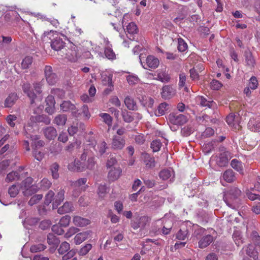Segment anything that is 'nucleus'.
<instances>
[{
	"instance_id": "nucleus-1",
	"label": "nucleus",
	"mask_w": 260,
	"mask_h": 260,
	"mask_svg": "<svg viewBox=\"0 0 260 260\" xmlns=\"http://www.w3.org/2000/svg\"><path fill=\"white\" fill-rule=\"evenodd\" d=\"M23 90L27 94L31 102V108L34 110V113H39L43 109V106L41 104V100L37 98L36 95L32 92L30 89V85L29 83H25L23 85Z\"/></svg>"
},
{
	"instance_id": "nucleus-2",
	"label": "nucleus",
	"mask_w": 260,
	"mask_h": 260,
	"mask_svg": "<svg viewBox=\"0 0 260 260\" xmlns=\"http://www.w3.org/2000/svg\"><path fill=\"white\" fill-rule=\"evenodd\" d=\"M241 193V190L238 188L232 187L223 195L224 201L229 207L233 209L238 208L239 206L236 204V202Z\"/></svg>"
},
{
	"instance_id": "nucleus-3",
	"label": "nucleus",
	"mask_w": 260,
	"mask_h": 260,
	"mask_svg": "<svg viewBox=\"0 0 260 260\" xmlns=\"http://www.w3.org/2000/svg\"><path fill=\"white\" fill-rule=\"evenodd\" d=\"M87 158V153L84 151L80 157L79 159H75L74 162L68 165V169L74 172H83L85 170V161Z\"/></svg>"
},
{
	"instance_id": "nucleus-4",
	"label": "nucleus",
	"mask_w": 260,
	"mask_h": 260,
	"mask_svg": "<svg viewBox=\"0 0 260 260\" xmlns=\"http://www.w3.org/2000/svg\"><path fill=\"white\" fill-rule=\"evenodd\" d=\"M32 183V178L31 177H27L21 182L20 187L25 196H31L38 191L39 187L35 185H31Z\"/></svg>"
},
{
	"instance_id": "nucleus-5",
	"label": "nucleus",
	"mask_w": 260,
	"mask_h": 260,
	"mask_svg": "<svg viewBox=\"0 0 260 260\" xmlns=\"http://www.w3.org/2000/svg\"><path fill=\"white\" fill-rule=\"evenodd\" d=\"M66 40V37L62 34H57L51 42V47L55 51H58L61 50L65 46V43L63 41Z\"/></svg>"
},
{
	"instance_id": "nucleus-6",
	"label": "nucleus",
	"mask_w": 260,
	"mask_h": 260,
	"mask_svg": "<svg viewBox=\"0 0 260 260\" xmlns=\"http://www.w3.org/2000/svg\"><path fill=\"white\" fill-rule=\"evenodd\" d=\"M169 120L171 124L179 126L185 124L187 121V118L183 114L171 113L169 116Z\"/></svg>"
},
{
	"instance_id": "nucleus-7",
	"label": "nucleus",
	"mask_w": 260,
	"mask_h": 260,
	"mask_svg": "<svg viewBox=\"0 0 260 260\" xmlns=\"http://www.w3.org/2000/svg\"><path fill=\"white\" fill-rule=\"evenodd\" d=\"M30 125L25 126L24 129L26 133V137L29 138L31 140V145L32 147V149L34 148L38 149L40 147H43L44 145V142L42 140H39V137L37 135H31L28 134L27 131H29L30 129L29 127H30Z\"/></svg>"
},
{
	"instance_id": "nucleus-8",
	"label": "nucleus",
	"mask_w": 260,
	"mask_h": 260,
	"mask_svg": "<svg viewBox=\"0 0 260 260\" xmlns=\"http://www.w3.org/2000/svg\"><path fill=\"white\" fill-rule=\"evenodd\" d=\"M125 145V140L123 137L114 135L111 144V149L114 150H122Z\"/></svg>"
},
{
	"instance_id": "nucleus-9",
	"label": "nucleus",
	"mask_w": 260,
	"mask_h": 260,
	"mask_svg": "<svg viewBox=\"0 0 260 260\" xmlns=\"http://www.w3.org/2000/svg\"><path fill=\"white\" fill-rule=\"evenodd\" d=\"M79 56L78 52L77 47L72 44L70 47L66 50L65 57L71 61H76Z\"/></svg>"
},
{
	"instance_id": "nucleus-10",
	"label": "nucleus",
	"mask_w": 260,
	"mask_h": 260,
	"mask_svg": "<svg viewBox=\"0 0 260 260\" xmlns=\"http://www.w3.org/2000/svg\"><path fill=\"white\" fill-rule=\"evenodd\" d=\"M233 155L228 151H226L221 153L216 159L217 165L220 167H223L228 165L229 160L232 158Z\"/></svg>"
},
{
	"instance_id": "nucleus-11",
	"label": "nucleus",
	"mask_w": 260,
	"mask_h": 260,
	"mask_svg": "<svg viewBox=\"0 0 260 260\" xmlns=\"http://www.w3.org/2000/svg\"><path fill=\"white\" fill-rule=\"evenodd\" d=\"M60 109L64 112L71 111L74 116L78 117L80 113L76 110L75 106L69 101H63L60 105Z\"/></svg>"
},
{
	"instance_id": "nucleus-12",
	"label": "nucleus",
	"mask_w": 260,
	"mask_h": 260,
	"mask_svg": "<svg viewBox=\"0 0 260 260\" xmlns=\"http://www.w3.org/2000/svg\"><path fill=\"white\" fill-rule=\"evenodd\" d=\"M211 231L212 233L205 235L199 241V247L200 248L207 247L213 241V235L215 233V232L213 230Z\"/></svg>"
},
{
	"instance_id": "nucleus-13",
	"label": "nucleus",
	"mask_w": 260,
	"mask_h": 260,
	"mask_svg": "<svg viewBox=\"0 0 260 260\" xmlns=\"http://www.w3.org/2000/svg\"><path fill=\"white\" fill-rule=\"evenodd\" d=\"M159 64V61L158 58L153 55H149L147 57L146 63L145 65H143V67L146 69H149V68L154 69L157 68Z\"/></svg>"
},
{
	"instance_id": "nucleus-14",
	"label": "nucleus",
	"mask_w": 260,
	"mask_h": 260,
	"mask_svg": "<svg viewBox=\"0 0 260 260\" xmlns=\"http://www.w3.org/2000/svg\"><path fill=\"white\" fill-rule=\"evenodd\" d=\"M91 232L86 231L78 233L74 238V242L76 245H79L83 241L90 237Z\"/></svg>"
},
{
	"instance_id": "nucleus-15",
	"label": "nucleus",
	"mask_w": 260,
	"mask_h": 260,
	"mask_svg": "<svg viewBox=\"0 0 260 260\" xmlns=\"http://www.w3.org/2000/svg\"><path fill=\"white\" fill-rule=\"evenodd\" d=\"M122 170L120 167H113L109 170L108 178L110 181L117 180L121 175Z\"/></svg>"
},
{
	"instance_id": "nucleus-16",
	"label": "nucleus",
	"mask_w": 260,
	"mask_h": 260,
	"mask_svg": "<svg viewBox=\"0 0 260 260\" xmlns=\"http://www.w3.org/2000/svg\"><path fill=\"white\" fill-rule=\"evenodd\" d=\"M73 223L77 227H84L90 223V220L80 216H74L73 217Z\"/></svg>"
},
{
	"instance_id": "nucleus-17",
	"label": "nucleus",
	"mask_w": 260,
	"mask_h": 260,
	"mask_svg": "<svg viewBox=\"0 0 260 260\" xmlns=\"http://www.w3.org/2000/svg\"><path fill=\"white\" fill-rule=\"evenodd\" d=\"M20 168L18 171H12L8 173L5 179V181L7 182H10L15 181H17L23 177V173H21Z\"/></svg>"
},
{
	"instance_id": "nucleus-18",
	"label": "nucleus",
	"mask_w": 260,
	"mask_h": 260,
	"mask_svg": "<svg viewBox=\"0 0 260 260\" xmlns=\"http://www.w3.org/2000/svg\"><path fill=\"white\" fill-rule=\"evenodd\" d=\"M142 158L143 160L145 167L147 169H151L155 167V162L154 158L147 153H143Z\"/></svg>"
},
{
	"instance_id": "nucleus-19",
	"label": "nucleus",
	"mask_w": 260,
	"mask_h": 260,
	"mask_svg": "<svg viewBox=\"0 0 260 260\" xmlns=\"http://www.w3.org/2000/svg\"><path fill=\"white\" fill-rule=\"evenodd\" d=\"M74 210V207L72 203L69 202H65L63 205L58 208L57 212L60 214H63L67 213L73 212Z\"/></svg>"
},
{
	"instance_id": "nucleus-20",
	"label": "nucleus",
	"mask_w": 260,
	"mask_h": 260,
	"mask_svg": "<svg viewBox=\"0 0 260 260\" xmlns=\"http://www.w3.org/2000/svg\"><path fill=\"white\" fill-rule=\"evenodd\" d=\"M161 93L163 99H169L175 94V90L172 86L166 85L162 87Z\"/></svg>"
},
{
	"instance_id": "nucleus-21",
	"label": "nucleus",
	"mask_w": 260,
	"mask_h": 260,
	"mask_svg": "<svg viewBox=\"0 0 260 260\" xmlns=\"http://www.w3.org/2000/svg\"><path fill=\"white\" fill-rule=\"evenodd\" d=\"M159 176L164 180L170 179L172 181L174 177V171L171 168L164 169L160 172Z\"/></svg>"
},
{
	"instance_id": "nucleus-22",
	"label": "nucleus",
	"mask_w": 260,
	"mask_h": 260,
	"mask_svg": "<svg viewBox=\"0 0 260 260\" xmlns=\"http://www.w3.org/2000/svg\"><path fill=\"white\" fill-rule=\"evenodd\" d=\"M45 137L48 140L54 139L57 136L56 129L53 126H48L43 129Z\"/></svg>"
},
{
	"instance_id": "nucleus-23",
	"label": "nucleus",
	"mask_w": 260,
	"mask_h": 260,
	"mask_svg": "<svg viewBox=\"0 0 260 260\" xmlns=\"http://www.w3.org/2000/svg\"><path fill=\"white\" fill-rule=\"evenodd\" d=\"M64 199V191L63 190H59L54 198L53 202V208H57L58 206L62 202Z\"/></svg>"
},
{
	"instance_id": "nucleus-24",
	"label": "nucleus",
	"mask_w": 260,
	"mask_h": 260,
	"mask_svg": "<svg viewBox=\"0 0 260 260\" xmlns=\"http://www.w3.org/2000/svg\"><path fill=\"white\" fill-rule=\"evenodd\" d=\"M104 52L106 57L108 59H114L116 58V55L111 48V45L110 44L108 40L106 41V46L105 48Z\"/></svg>"
},
{
	"instance_id": "nucleus-25",
	"label": "nucleus",
	"mask_w": 260,
	"mask_h": 260,
	"mask_svg": "<svg viewBox=\"0 0 260 260\" xmlns=\"http://www.w3.org/2000/svg\"><path fill=\"white\" fill-rule=\"evenodd\" d=\"M226 122L230 126L233 127L235 129L239 130L241 128V125L237 123L235 115L233 114H229L226 117Z\"/></svg>"
},
{
	"instance_id": "nucleus-26",
	"label": "nucleus",
	"mask_w": 260,
	"mask_h": 260,
	"mask_svg": "<svg viewBox=\"0 0 260 260\" xmlns=\"http://www.w3.org/2000/svg\"><path fill=\"white\" fill-rule=\"evenodd\" d=\"M222 178L225 181L229 183L233 182L236 180L235 173L231 169L227 170L223 173Z\"/></svg>"
},
{
	"instance_id": "nucleus-27",
	"label": "nucleus",
	"mask_w": 260,
	"mask_h": 260,
	"mask_svg": "<svg viewBox=\"0 0 260 260\" xmlns=\"http://www.w3.org/2000/svg\"><path fill=\"white\" fill-rule=\"evenodd\" d=\"M18 99V96L15 93H10L5 101V106L6 107H11Z\"/></svg>"
},
{
	"instance_id": "nucleus-28",
	"label": "nucleus",
	"mask_w": 260,
	"mask_h": 260,
	"mask_svg": "<svg viewBox=\"0 0 260 260\" xmlns=\"http://www.w3.org/2000/svg\"><path fill=\"white\" fill-rule=\"evenodd\" d=\"M169 105L166 103H162L158 106L157 110L155 111V115L156 116L164 115L166 112L169 110Z\"/></svg>"
},
{
	"instance_id": "nucleus-29",
	"label": "nucleus",
	"mask_w": 260,
	"mask_h": 260,
	"mask_svg": "<svg viewBox=\"0 0 260 260\" xmlns=\"http://www.w3.org/2000/svg\"><path fill=\"white\" fill-rule=\"evenodd\" d=\"M244 57L246 65L250 68L253 67L255 64V60L249 50H246L244 53Z\"/></svg>"
},
{
	"instance_id": "nucleus-30",
	"label": "nucleus",
	"mask_w": 260,
	"mask_h": 260,
	"mask_svg": "<svg viewBox=\"0 0 260 260\" xmlns=\"http://www.w3.org/2000/svg\"><path fill=\"white\" fill-rule=\"evenodd\" d=\"M95 144L96 142L94 141L92 142L91 144H89V145H91L93 147L95 150L98 151L100 154L102 155L105 153L106 149L108 148V147L107 143L105 141H102L101 143L99 144L97 146V148H95Z\"/></svg>"
},
{
	"instance_id": "nucleus-31",
	"label": "nucleus",
	"mask_w": 260,
	"mask_h": 260,
	"mask_svg": "<svg viewBox=\"0 0 260 260\" xmlns=\"http://www.w3.org/2000/svg\"><path fill=\"white\" fill-rule=\"evenodd\" d=\"M245 251L248 256L252 257L254 259L256 260L258 258V252L255 249L253 245L249 244L248 246L246 247Z\"/></svg>"
},
{
	"instance_id": "nucleus-32",
	"label": "nucleus",
	"mask_w": 260,
	"mask_h": 260,
	"mask_svg": "<svg viewBox=\"0 0 260 260\" xmlns=\"http://www.w3.org/2000/svg\"><path fill=\"white\" fill-rule=\"evenodd\" d=\"M196 100L202 107L211 108L215 104L213 101H208L207 99L202 96H198Z\"/></svg>"
},
{
	"instance_id": "nucleus-33",
	"label": "nucleus",
	"mask_w": 260,
	"mask_h": 260,
	"mask_svg": "<svg viewBox=\"0 0 260 260\" xmlns=\"http://www.w3.org/2000/svg\"><path fill=\"white\" fill-rule=\"evenodd\" d=\"M248 128L253 132L260 131V122L254 119H250L248 123Z\"/></svg>"
},
{
	"instance_id": "nucleus-34",
	"label": "nucleus",
	"mask_w": 260,
	"mask_h": 260,
	"mask_svg": "<svg viewBox=\"0 0 260 260\" xmlns=\"http://www.w3.org/2000/svg\"><path fill=\"white\" fill-rule=\"evenodd\" d=\"M67 121V116L64 114H59L55 117L53 123L58 126H63Z\"/></svg>"
},
{
	"instance_id": "nucleus-35",
	"label": "nucleus",
	"mask_w": 260,
	"mask_h": 260,
	"mask_svg": "<svg viewBox=\"0 0 260 260\" xmlns=\"http://www.w3.org/2000/svg\"><path fill=\"white\" fill-rule=\"evenodd\" d=\"M124 104L126 107L131 110H135L137 109L136 103L133 99L127 96L124 99Z\"/></svg>"
},
{
	"instance_id": "nucleus-36",
	"label": "nucleus",
	"mask_w": 260,
	"mask_h": 260,
	"mask_svg": "<svg viewBox=\"0 0 260 260\" xmlns=\"http://www.w3.org/2000/svg\"><path fill=\"white\" fill-rule=\"evenodd\" d=\"M141 104L147 108H152L154 104V100L149 96H144L140 100Z\"/></svg>"
},
{
	"instance_id": "nucleus-37",
	"label": "nucleus",
	"mask_w": 260,
	"mask_h": 260,
	"mask_svg": "<svg viewBox=\"0 0 260 260\" xmlns=\"http://www.w3.org/2000/svg\"><path fill=\"white\" fill-rule=\"evenodd\" d=\"M87 179L86 178H82L79 179L77 181L73 182L72 185L74 187L79 188L81 190H85L88 186L86 185V186H83V185H85Z\"/></svg>"
},
{
	"instance_id": "nucleus-38",
	"label": "nucleus",
	"mask_w": 260,
	"mask_h": 260,
	"mask_svg": "<svg viewBox=\"0 0 260 260\" xmlns=\"http://www.w3.org/2000/svg\"><path fill=\"white\" fill-rule=\"evenodd\" d=\"M231 167L237 171L242 173L243 166L242 162L237 159H233L231 162Z\"/></svg>"
},
{
	"instance_id": "nucleus-39",
	"label": "nucleus",
	"mask_w": 260,
	"mask_h": 260,
	"mask_svg": "<svg viewBox=\"0 0 260 260\" xmlns=\"http://www.w3.org/2000/svg\"><path fill=\"white\" fill-rule=\"evenodd\" d=\"M86 161H85V170L86 169L92 170L95 165V157L94 156H87Z\"/></svg>"
},
{
	"instance_id": "nucleus-40",
	"label": "nucleus",
	"mask_w": 260,
	"mask_h": 260,
	"mask_svg": "<svg viewBox=\"0 0 260 260\" xmlns=\"http://www.w3.org/2000/svg\"><path fill=\"white\" fill-rule=\"evenodd\" d=\"M254 190H255L254 188H251L250 189H247L245 191L247 197L251 201H254L256 199L260 201V196L253 192L252 191H253Z\"/></svg>"
},
{
	"instance_id": "nucleus-41",
	"label": "nucleus",
	"mask_w": 260,
	"mask_h": 260,
	"mask_svg": "<svg viewBox=\"0 0 260 260\" xmlns=\"http://www.w3.org/2000/svg\"><path fill=\"white\" fill-rule=\"evenodd\" d=\"M188 234V230L185 228H182L176 234V238L179 240H185Z\"/></svg>"
},
{
	"instance_id": "nucleus-42",
	"label": "nucleus",
	"mask_w": 260,
	"mask_h": 260,
	"mask_svg": "<svg viewBox=\"0 0 260 260\" xmlns=\"http://www.w3.org/2000/svg\"><path fill=\"white\" fill-rule=\"evenodd\" d=\"M157 79L162 82H168L170 79L169 75L165 72L159 71L157 75Z\"/></svg>"
},
{
	"instance_id": "nucleus-43",
	"label": "nucleus",
	"mask_w": 260,
	"mask_h": 260,
	"mask_svg": "<svg viewBox=\"0 0 260 260\" xmlns=\"http://www.w3.org/2000/svg\"><path fill=\"white\" fill-rule=\"evenodd\" d=\"M214 141H211L205 143L202 147L203 151L206 154H208L211 152L214 148Z\"/></svg>"
},
{
	"instance_id": "nucleus-44",
	"label": "nucleus",
	"mask_w": 260,
	"mask_h": 260,
	"mask_svg": "<svg viewBox=\"0 0 260 260\" xmlns=\"http://www.w3.org/2000/svg\"><path fill=\"white\" fill-rule=\"evenodd\" d=\"M103 83L104 85L108 86L110 88L109 90L112 91L113 89L112 84V75L105 76L103 77Z\"/></svg>"
},
{
	"instance_id": "nucleus-45",
	"label": "nucleus",
	"mask_w": 260,
	"mask_h": 260,
	"mask_svg": "<svg viewBox=\"0 0 260 260\" xmlns=\"http://www.w3.org/2000/svg\"><path fill=\"white\" fill-rule=\"evenodd\" d=\"M99 116L102 118L103 121L108 125V126H111L112 124V118L107 113H100Z\"/></svg>"
},
{
	"instance_id": "nucleus-46",
	"label": "nucleus",
	"mask_w": 260,
	"mask_h": 260,
	"mask_svg": "<svg viewBox=\"0 0 260 260\" xmlns=\"http://www.w3.org/2000/svg\"><path fill=\"white\" fill-rule=\"evenodd\" d=\"M194 232L193 235L197 238L204 234L206 230L204 228H202L198 225H195L193 226Z\"/></svg>"
},
{
	"instance_id": "nucleus-47",
	"label": "nucleus",
	"mask_w": 260,
	"mask_h": 260,
	"mask_svg": "<svg viewBox=\"0 0 260 260\" xmlns=\"http://www.w3.org/2000/svg\"><path fill=\"white\" fill-rule=\"evenodd\" d=\"M37 16L39 18L41 19H42L44 21H47L48 22H50V23L54 26L57 27L59 25V22L57 19H51L49 18H47L45 16H44L41 14H38L37 15Z\"/></svg>"
},
{
	"instance_id": "nucleus-48",
	"label": "nucleus",
	"mask_w": 260,
	"mask_h": 260,
	"mask_svg": "<svg viewBox=\"0 0 260 260\" xmlns=\"http://www.w3.org/2000/svg\"><path fill=\"white\" fill-rule=\"evenodd\" d=\"M71 217L68 215L63 216L59 220V224L62 227H67L71 221Z\"/></svg>"
},
{
	"instance_id": "nucleus-49",
	"label": "nucleus",
	"mask_w": 260,
	"mask_h": 260,
	"mask_svg": "<svg viewBox=\"0 0 260 260\" xmlns=\"http://www.w3.org/2000/svg\"><path fill=\"white\" fill-rule=\"evenodd\" d=\"M187 43L182 38L178 39V49L180 52H184L187 49Z\"/></svg>"
},
{
	"instance_id": "nucleus-50",
	"label": "nucleus",
	"mask_w": 260,
	"mask_h": 260,
	"mask_svg": "<svg viewBox=\"0 0 260 260\" xmlns=\"http://www.w3.org/2000/svg\"><path fill=\"white\" fill-rule=\"evenodd\" d=\"M107 193V187L105 184H100L98 187V194L99 197L103 198Z\"/></svg>"
},
{
	"instance_id": "nucleus-51",
	"label": "nucleus",
	"mask_w": 260,
	"mask_h": 260,
	"mask_svg": "<svg viewBox=\"0 0 260 260\" xmlns=\"http://www.w3.org/2000/svg\"><path fill=\"white\" fill-rule=\"evenodd\" d=\"M80 230L75 226H71L70 227L67 231V232L64 234V237L66 238H69L71 237L73 235L79 232Z\"/></svg>"
},
{
	"instance_id": "nucleus-52",
	"label": "nucleus",
	"mask_w": 260,
	"mask_h": 260,
	"mask_svg": "<svg viewBox=\"0 0 260 260\" xmlns=\"http://www.w3.org/2000/svg\"><path fill=\"white\" fill-rule=\"evenodd\" d=\"M70 244L67 242H64L60 244L58 251L60 254H63L65 252H67L70 249Z\"/></svg>"
},
{
	"instance_id": "nucleus-53",
	"label": "nucleus",
	"mask_w": 260,
	"mask_h": 260,
	"mask_svg": "<svg viewBox=\"0 0 260 260\" xmlns=\"http://www.w3.org/2000/svg\"><path fill=\"white\" fill-rule=\"evenodd\" d=\"M46 248V246L42 244H37L32 245L30 248L31 252H38L44 250Z\"/></svg>"
},
{
	"instance_id": "nucleus-54",
	"label": "nucleus",
	"mask_w": 260,
	"mask_h": 260,
	"mask_svg": "<svg viewBox=\"0 0 260 260\" xmlns=\"http://www.w3.org/2000/svg\"><path fill=\"white\" fill-rule=\"evenodd\" d=\"M126 31L129 34H135L138 32V28L136 24L131 22L126 26Z\"/></svg>"
},
{
	"instance_id": "nucleus-55",
	"label": "nucleus",
	"mask_w": 260,
	"mask_h": 260,
	"mask_svg": "<svg viewBox=\"0 0 260 260\" xmlns=\"http://www.w3.org/2000/svg\"><path fill=\"white\" fill-rule=\"evenodd\" d=\"M59 168V165L56 163H54L51 166V171L52 173V176L54 179H57L59 177V174L58 173Z\"/></svg>"
},
{
	"instance_id": "nucleus-56",
	"label": "nucleus",
	"mask_w": 260,
	"mask_h": 260,
	"mask_svg": "<svg viewBox=\"0 0 260 260\" xmlns=\"http://www.w3.org/2000/svg\"><path fill=\"white\" fill-rule=\"evenodd\" d=\"M43 198V196L41 194H35L32 196L28 202V204L30 206H33L34 205L38 203Z\"/></svg>"
},
{
	"instance_id": "nucleus-57",
	"label": "nucleus",
	"mask_w": 260,
	"mask_h": 260,
	"mask_svg": "<svg viewBox=\"0 0 260 260\" xmlns=\"http://www.w3.org/2000/svg\"><path fill=\"white\" fill-rule=\"evenodd\" d=\"M36 119L38 122H43L46 124H50L51 121L49 117L45 115H38L36 116Z\"/></svg>"
},
{
	"instance_id": "nucleus-58",
	"label": "nucleus",
	"mask_w": 260,
	"mask_h": 260,
	"mask_svg": "<svg viewBox=\"0 0 260 260\" xmlns=\"http://www.w3.org/2000/svg\"><path fill=\"white\" fill-rule=\"evenodd\" d=\"M248 86L251 89L254 90L257 88L258 86V81L255 76H252L249 80Z\"/></svg>"
},
{
	"instance_id": "nucleus-59",
	"label": "nucleus",
	"mask_w": 260,
	"mask_h": 260,
	"mask_svg": "<svg viewBox=\"0 0 260 260\" xmlns=\"http://www.w3.org/2000/svg\"><path fill=\"white\" fill-rule=\"evenodd\" d=\"M32 62V58L31 57L27 56L25 57L21 63L22 68L26 69L29 68V66L31 64Z\"/></svg>"
},
{
	"instance_id": "nucleus-60",
	"label": "nucleus",
	"mask_w": 260,
	"mask_h": 260,
	"mask_svg": "<svg viewBox=\"0 0 260 260\" xmlns=\"http://www.w3.org/2000/svg\"><path fill=\"white\" fill-rule=\"evenodd\" d=\"M32 153L35 158L39 161H41L44 157V153L38 149L34 148Z\"/></svg>"
},
{
	"instance_id": "nucleus-61",
	"label": "nucleus",
	"mask_w": 260,
	"mask_h": 260,
	"mask_svg": "<svg viewBox=\"0 0 260 260\" xmlns=\"http://www.w3.org/2000/svg\"><path fill=\"white\" fill-rule=\"evenodd\" d=\"M233 237L237 245L239 246L243 243V241L241 239V233L240 232L235 231L233 233Z\"/></svg>"
},
{
	"instance_id": "nucleus-62",
	"label": "nucleus",
	"mask_w": 260,
	"mask_h": 260,
	"mask_svg": "<svg viewBox=\"0 0 260 260\" xmlns=\"http://www.w3.org/2000/svg\"><path fill=\"white\" fill-rule=\"evenodd\" d=\"M161 146V143L159 140H155L152 142L151 147L154 152H157L159 150Z\"/></svg>"
},
{
	"instance_id": "nucleus-63",
	"label": "nucleus",
	"mask_w": 260,
	"mask_h": 260,
	"mask_svg": "<svg viewBox=\"0 0 260 260\" xmlns=\"http://www.w3.org/2000/svg\"><path fill=\"white\" fill-rule=\"evenodd\" d=\"M54 193L50 190L45 196V204L48 205L54 200Z\"/></svg>"
},
{
	"instance_id": "nucleus-64",
	"label": "nucleus",
	"mask_w": 260,
	"mask_h": 260,
	"mask_svg": "<svg viewBox=\"0 0 260 260\" xmlns=\"http://www.w3.org/2000/svg\"><path fill=\"white\" fill-rule=\"evenodd\" d=\"M18 192L19 189L16 185H12L9 189V193L11 197H15Z\"/></svg>"
}]
</instances>
